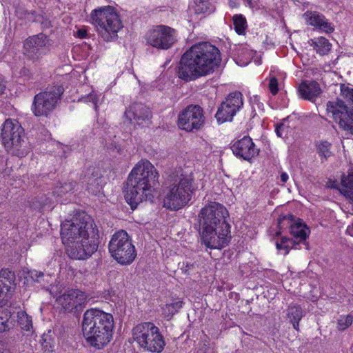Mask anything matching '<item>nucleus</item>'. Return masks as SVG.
Masks as SVG:
<instances>
[{
  "label": "nucleus",
  "instance_id": "obj_29",
  "mask_svg": "<svg viewBox=\"0 0 353 353\" xmlns=\"http://www.w3.org/2000/svg\"><path fill=\"white\" fill-rule=\"evenodd\" d=\"M311 41V46H313L316 52L321 55L327 54L331 49V44L324 37H319L316 40H312Z\"/></svg>",
  "mask_w": 353,
  "mask_h": 353
},
{
  "label": "nucleus",
  "instance_id": "obj_47",
  "mask_svg": "<svg viewBox=\"0 0 353 353\" xmlns=\"http://www.w3.org/2000/svg\"><path fill=\"white\" fill-rule=\"evenodd\" d=\"M85 34H86V31L85 30L81 29V30H79L77 31V35L79 37L83 38V37H85Z\"/></svg>",
  "mask_w": 353,
  "mask_h": 353
},
{
  "label": "nucleus",
  "instance_id": "obj_10",
  "mask_svg": "<svg viewBox=\"0 0 353 353\" xmlns=\"http://www.w3.org/2000/svg\"><path fill=\"white\" fill-rule=\"evenodd\" d=\"M111 256L120 264L128 265L132 263L137 256L134 246L124 230L116 232L109 243Z\"/></svg>",
  "mask_w": 353,
  "mask_h": 353
},
{
  "label": "nucleus",
  "instance_id": "obj_32",
  "mask_svg": "<svg viewBox=\"0 0 353 353\" xmlns=\"http://www.w3.org/2000/svg\"><path fill=\"white\" fill-rule=\"evenodd\" d=\"M18 322L21 328L26 331H30L32 328V319L24 311L18 312Z\"/></svg>",
  "mask_w": 353,
  "mask_h": 353
},
{
  "label": "nucleus",
  "instance_id": "obj_41",
  "mask_svg": "<svg viewBox=\"0 0 353 353\" xmlns=\"http://www.w3.org/2000/svg\"><path fill=\"white\" fill-rule=\"evenodd\" d=\"M28 274L34 281L37 282H41L44 277V273L37 270H30Z\"/></svg>",
  "mask_w": 353,
  "mask_h": 353
},
{
  "label": "nucleus",
  "instance_id": "obj_15",
  "mask_svg": "<svg viewBox=\"0 0 353 353\" xmlns=\"http://www.w3.org/2000/svg\"><path fill=\"white\" fill-rule=\"evenodd\" d=\"M174 30L165 26H159L150 30L147 41L153 47L168 49L174 43Z\"/></svg>",
  "mask_w": 353,
  "mask_h": 353
},
{
  "label": "nucleus",
  "instance_id": "obj_30",
  "mask_svg": "<svg viewBox=\"0 0 353 353\" xmlns=\"http://www.w3.org/2000/svg\"><path fill=\"white\" fill-rule=\"evenodd\" d=\"M183 306V301H177L170 304H166L162 307L163 314L168 319H170Z\"/></svg>",
  "mask_w": 353,
  "mask_h": 353
},
{
  "label": "nucleus",
  "instance_id": "obj_48",
  "mask_svg": "<svg viewBox=\"0 0 353 353\" xmlns=\"http://www.w3.org/2000/svg\"><path fill=\"white\" fill-rule=\"evenodd\" d=\"M6 89V85L2 81L0 80V94H1Z\"/></svg>",
  "mask_w": 353,
  "mask_h": 353
},
{
  "label": "nucleus",
  "instance_id": "obj_33",
  "mask_svg": "<svg viewBox=\"0 0 353 353\" xmlns=\"http://www.w3.org/2000/svg\"><path fill=\"white\" fill-rule=\"evenodd\" d=\"M75 187V183L72 181L59 183L54 188L53 193L57 196H62L63 194L71 192Z\"/></svg>",
  "mask_w": 353,
  "mask_h": 353
},
{
  "label": "nucleus",
  "instance_id": "obj_42",
  "mask_svg": "<svg viewBox=\"0 0 353 353\" xmlns=\"http://www.w3.org/2000/svg\"><path fill=\"white\" fill-rule=\"evenodd\" d=\"M0 353H12L6 341L0 339Z\"/></svg>",
  "mask_w": 353,
  "mask_h": 353
},
{
  "label": "nucleus",
  "instance_id": "obj_18",
  "mask_svg": "<svg viewBox=\"0 0 353 353\" xmlns=\"http://www.w3.org/2000/svg\"><path fill=\"white\" fill-rule=\"evenodd\" d=\"M49 45V39L43 34L28 37L23 44V54L33 61H38L41 56V49Z\"/></svg>",
  "mask_w": 353,
  "mask_h": 353
},
{
  "label": "nucleus",
  "instance_id": "obj_38",
  "mask_svg": "<svg viewBox=\"0 0 353 353\" xmlns=\"http://www.w3.org/2000/svg\"><path fill=\"white\" fill-rule=\"evenodd\" d=\"M194 10L197 14L210 12V3L207 0H194Z\"/></svg>",
  "mask_w": 353,
  "mask_h": 353
},
{
  "label": "nucleus",
  "instance_id": "obj_9",
  "mask_svg": "<svg viewBox=\"0 0 353 353\" xmlns=\"http://www.w3.org/2000/svg\"><path fill=\"white\" fill-rule=\"evenodd\" d=\"M97 232L98 229L92 219L85 213L77 215L70 221H65L61 225V236L63 243H71L78 236L83 237L89 230ZM74 246H72L74 248Z\"/></svg>",
  "mask_w": 353,
  "mask_h": 353
},
{
  "label": "nucleus",
  "instance_id": "obj_46",
  "mask_svg": "<svg viewBox=\"0 0 353 353\" xmlns=\"http://www.w3.org/2000/svg\"><path fill=\"white\" fill-rule=\"evenodd\" d=\"M288 179V175L285 172H282L281 174V180L282 182L285 183Z\"/></svg>",
  "mask_w": 353,
  "mask_h": 353
},
{
  "label": "nucleus",
  "instance_id": "obj_21",
  "mask_svg": "<svg viewBox=\"0 0 353 353\" xmlns=\"http://www.w3.org/2000/svg\"><path fill=\"white\" fill-rule=\"evenodd\" d=\"M14 279V272L8 270L0 272V305H6L10 297L12 284Z\"/></svg>",
  "mask_w": 353,
  "mask_h": 353
},
{
  "label": "nucleus",
  "instance_id": "obj_51",
  "mask_svg": "<svg viewBox=\"0 0 353 353\" xmlns=\"http://www.w3.org/2000/svg\"><path fill=\"white\" fill-rule=\"evenodd\" d=\"M93 104H94V108H95V109H97V106L96 102H95V101H94V102H93Z\"/></svg>",
  "mask_w": 353,
  "mask_h": 353
},
{
  "label": "nucleus",
  "instance_id": "obj_20",
  "mask_svg": "<svg viewBox=\"0 0 353 353\" xmlns=\"http://www.w3.org/2000/svg\"><path fill=\"white\" fill-rule=\"evenodd\" d=\"M125 114L130 121H134L138 124L148 121L152 117L150 109L142 103L132 104L125 111Z\"/></svg>",
  "mask_w": 353,
  "mask_h": 353
},
{
  "label": "nucleus",
  "instance_id": "obj_50",
  "mask_svg": "<svg viewBox=\"0 0 353 353\" xmlns=\"http://www.w3.org/2000/svg\"><path fill=\"white\" fill-rule=\"evenodd\" d=\"M288 241V239L286 237H283L281 240V243H285Z\"/></svg>",
  "mask_w": 353,
  "mask_h": 353
},
{
  "label": "nucleus",
  "instance_id": "obj_23",
  "mask_svg": "<svg viewBox=\"0 0 353 353\" xmlns=\"http://www.w3.org/2000/svg\"><path fill=\"white\" fill-rule=\"evenodd\" d=\"M305 17L310 25L315 26L325 32H332L334 27L319 12H307Z\"/></svg>",
  "mask_w": 353,
  "mask_h": 353
},
{
  "label": "nucleus",
  "instance_id": "obj_49",
  "mask_svg": "<svg viewBox=\"0 0 353 353\" xmlns=\"http://www.w3.org/2000/svg\"><path fill=\"white\" fill-rule=\"evenodd\" d=\"M347 232L350 234V235H353V223L348 226L347 228Z\"/></svg>",
  "mask_w": 353,
  "mask_h": 353
},
{
  "label": "nucleus",
  "instance_id": "obj_3",
  "mask_svg": "<svg viewBox=\"0 0 353 353\" xmlns=\"http://www.w3.org/2000/svg\"><path fill=\"white\" fill-rule=\"evenodd\" d=\"M158 179L159 173L149 161L141 160L134 166L128 176L125 194L132 210L143 201L152 199Z\"/></svg>",
  "mask_w": 353,
  "mask_h": 353
},
{
  "label": "nucleus",
  "instance_id": "obj_43",
  "mask_svg": "<svg viewBox=\"0 0 353 353\" xmlns=\"http://www.w3.org/2000/svg\"><path fill=\"white\" fill-rule=\"evenodd\" d=\"M276 246L278 250H285V254H288L290 248L288 245H285V243H283L281 242H276Z\"/></svg>",
  "mask_w": 353,
  "mask_h": 353
},
{
  "label": "nucleus",
  "instance_id": "obj_31",
  "mask_svg": "<svg viewBox=\"0 0 353 353\" xmlns=\"http://www.w3.org/2000/svg\"><path fill=\"white\" fill-rule=\"evenodd\" d=\"M3 305H0V332H4L10 329L8 322L11 316L10 311L3 308Z\"/></svg>",
  "mask_w": 353,
  "mask_h": 353
},
{
  "label": "nucleus",
  "instance_id": "obj_22",
  "mask_svg": "<svg viewBox=\"0 0 353 353\" xmlns=\"http://www.w3.org/2000/svg\"><path fill=\"white\" fill-rule=\"evenodd\" d=\"M299 92L303 99L313 101L321 94V89L316 81H303L299 86Z\"/></svg>",
  "mask_w": 353,
  "mask_h": 353
},
{
  "label": "nucleus",
  "instance_id": "obj_1",
  "mask_svg": "<svg viewBox=\"0 0 353 353\" xmlns=\"http://www.w3.org/2000/svg\"><path fill=\"white\" fill-rule=\"evenodd\" d=\"M221 62L219 50L208 42L192 46L182 56L178 68L179 77L190 81L212 74Z\"/></svg>",
  "mask_w": 353,
  "mask_h": 353
},
{
  "label": "nucleus",
  "instance_id": "obj_40",
  "mask_svg": "<svg viewBox=\"0 0 353 353\" xmlns=\"http://www.w3.org/2000/svg\"><path fill=\"white\" fill-rule=\"evenodd\" d=\"M268 87H269L270 92L273 95H275L278 93V91H279L278 81L274 77H271L270 79Z\"/></svg>",
  "mask_w": 353,
  "mask_h": 353
},
{
  "label": "nucleus",
  "instance_id": "obj_13",
  "mask_svg": "<svg viewBox=\"0 0 353 353\" xmlns=\"http://www.w3.org/2000/svg\"><path fill=\"white\" fill-rule=\"evenodd\" d=\"M204 121L202 108L197 105H190L179 114L178 125L181 129L191 132L200 129Z\"/></svg>",
  "mask_w": 353,
  "mask_h": 353
},
{
  "label": "nucleus",
  "instance_id": "obj_37",
  "mask_svg": "<svg viewBox=\"0 0 353 353\" xmlns=\"http://www.w3.org/2000/svg\"><path fill=\"white\" fill-rule=\"evenodd\" d=\"M341 97L348 103L353 105V88L344 84L341 85Z\"/></svg>",
  "mask_w": 353,
  "mask_h": 353
},
{
  "label": "nucleus",
  "instance_id": "obj_7",
  "mask_svg": "<svg viewBox=\"0 0 353 353\" xmlns=\"http://www.w3.org/2000/svg\"><path fill=\"white\" fill-rule=\"evenodd\" d=\"M133 339L139 345L152 352H161L165 346L159 328L152 323H143L132 329Z\"/></svg>",
  "mask_w": 353,
  "mask_h": 353
},
{
  "label": "nucleus",
  "instance_id": "obj_12",
  "mask_svg": "<svg viewBox=\"0 0 353 353\" xmlns=\"http://www.w3.org/2000/svg\"><path fill=\"white\" fill-rule=\"evenodd\" d=\"M327 112L341 128L353 134V111L348 110L343 101H329L327 103Z\"/></svg>",
  "mask_w": 353,
  "mask_h": 353
},
{
  "label": "nucleus",
  "instance_id": "obj_2",
  "mask_svg": "<svg viewBox=\"0 0 353 353\" xmlns=\"http://www.w3.org/2000/svg\"><path fill=\"white\" fill-rule=\"evenodd\" d=\"M228 210L222 205L211 202L199 213L201 237L205 245L212 249H221L229 241L230 225L225 221Z\"/></svg>",
  "mask_w": 353,
  "mask_h": 353
},
{
  "label": "nucleus",
  "instance_id": "obj_45",
  "mask_svg": "<svg viewBox=\"0 0 353 353\" xmlns=\"http://www.w3.org/2000/svg\"><path fill=\"white\" fill-rule=\"evenodd\" d=\"M285 128V125L283 124H281L278 125L276 128V133L278 137H283V131Z\"/></svg>",
  "mask_w": 353,
  "mask_h": 353
},
{
  "label": "nucleus",
  "instance_id": "obj_5",
  "mask_svg": "<svg viewBox=\"0 0 353 353\" xmlns=\"http://www.w3.org/2000/svg\"><path fill=\"white\" fill-rule=\"evenodd\" d=\"M193 181L192 174L170 176L163 192V206L176 210L186 205L197 188Z\"/></svg>",
  "mask_w": 353,
  "mask_h": 353
},
{
  "label": "nucleus",
  "instance_id": "obj_17",
  "mask_svg": "<svg viewBox=\"0 0 353 353\" xmlns=\"http://www.w3.org/2000/svg\"><path fill=\"white\" fill-rule=\"evenodd\" d=\"M87 296L79 290H68L58 296L56 302L67 312L78 310L86 301Z\"/></svg>",
  "mask_w": 353,
  "mask_h": 353
},
{
  "label": "nucleus",
  "instance_id": "obj_26",
  "mask_svg": "<svg viewBox=\"0 0 353 353\" xmlns=\"http://www.w3.org/2000/svg\"><path fill=\"white\" fill-rule=\"evenodd\" d=\"M92 172V176L88 178V190L92 194L97 195L99 194L102 190L103 181L98 170H95Z\"/></svg>",
  "mask_w": 353,
  "mask_h": 353
},
{
  "label": "nucleus",
  "instance_id": "obj_35",
  "mask_svg": "<svg viewBox=\"0 0 353 353\" xmlns=\"http://www.w3.org/2000/svg\"><path fill=\"white\" fill-rule=\"evenodd\" d=\"M233 23L235 31L239 34H244L247 28V22L242 15L236 14L233 17Z\"/></svg>",
  "mask_w": 353,
  "mask_h": 353
},
{
  "label": "nucleus",
  "instance_id": "obj_16",
  "mask_svg": "<svg viewBox=\"0 0 353 353\" xmlns=\"http://www.w3.org/2000/svg\"><path fill=\"white\" fill-rule=\"evenodd\" d=\"M242 105V95L240 92L230 94L219 108L216 114L217 121L221 123L231 121Z\"/></svg>",
  "mask_w": 353,
  "mask_h": 353
},
{
  "label": "nucleus",
  "instance_id": "obj_53",
  "mask_svg": "<svg viewBox=\"0 0 353 353\" xmlns=\"http://www.w3.org/2000/svg\"><path fill=\"white\" fill-rule=\"evenodd\" d=\"M292 242L293 243L294 245L296 244L295 241H292Z\"/></svg>",
  "mask_w": 353,
  "mask_h": 353
},
{
  "label": "nucleus",
  "instance_id": "obj_44",
  "mask_svg": "<svg viewBox=\"0 0 353 353\" xmlns=\"http://www.w3.org/2000/svg\"><path fill=\"white\" fill-rule=\"evenodd\" d=\"M327 186L331 188H338L340 190V188H341V184L340 185V186H339L336 181L329 180L327 183Z\"/></svg>",
  "mask_w": 353,
  "mask_h": 353
},
{
  "label": "nucleus",
  "instance_id": "obj_11",
  "mask_svg": "<svg viewBox=\"0 0 353 353\" xmlns=\"http://www.w3.org/2000/svg\"><path fill=\"white\" fill-rule=\"evenodd\" d=\"M72 244L66 243L65 252L68 256L72 259H85L90 256L98 248L99 232L89 230L85 236H78L72 242Z\"/></svg>",
  "mask_w": 353,
  "mask_h": 353
},
{
  "label": "nucleus",
  "instance_id": "obj_6",
  "mask_svg": "<svg viewBox=\"0 0 353 353\" xmlns=\"http://www.w3.org/2000/svg\"><path fill=\"white\" fill-rule=\"evenodd\" d=\"M90 16L97 32L104 41H112L117 37L123 25L114 7L108 6L95 9Z\"/></svg>",
  "mask_w": 353,
  "mask_h": 353
},
{
  "label": "nucleus",
  "instance_id": "obj_24",
  "mask_svg": "<svg viewBox=\"0 0 353 353\" xmlns=\"http://www.w3.org/2000/svg\"><path fill=\"white\" fill-rule=\"evenodd\" d=\"M305 17L310 25L315 26L325 32H332L334 27L319 12H307Z\"/></svg>",
  "mask_w": 353,
  "mask_h": 353
},
{
  "label": "nucleus",
  "instance_id": "obj_52",
  "mask_svg": "<svg viewBox=\"0 0 353 353\" xmlns=\"http://www.w3.org/2000/svg\"><path fill=\"white\" fill-rule=\"evenodd\" d=\"M90 98L92 99V100H94L93 99V97L92 96H90Z\"/></svg>",
  "mask_w": 353,
  "mask_h": 353
},
{
  "label": "nucleus",
  "instance_id": "obj_36",
  "mask_svg": "<svg viewBox=\"0 0 353 353\" xmlns=\"http://www.w3.org/2000/svg\"><path fill=\"white\" fill-rule=\"evenodd\" d=\"M294 221V219L292 214H288L286 215H280L277 219V224L279 228V231L276 232V235L279 236L281 234V230L290 227L291 224Z\"/></svg>",
  "mask_w": 353,
  "mask_h": 353
},
{
  "label": "nucleus",
  "instance_id": "obj_39",
  "mask_svg": "<svg viewBox=\"0 0 353 353\" xmlns=\"http://www.w3.org/2000/svg\"><path fill=\"white\" fill-rule=\"evenodd\" d=\"M353 318L351 315L343 316L338 320L337 328L339 330L343 331L350 326L352 323Z\"/></svg>",
  "mask_w": 353,
  "mask_h": 353
},
{
  "label": "nucleus",
  "instance_id": "obj_19",
  "mask_svg": "<svg viewBox=\"0 0 353 353\" xmlns=\"http://www.w3.org/2000/svg\"><path fill=\"white\" fill-rule=\"evenodd\" d=\"M233 153L245 160H250L256 156L259 150L255 148L252 140L249 137H244L232 146Z\"/></svg>",
  "mask_w": 353,
  "mask_h": 353
},
{
  "label": "nucleus",
  "instance_id": "obj_4",
  "mask_svg": "<svg viewBox=\"0 0 353 353\" xmlns=\"http://www.w3.org/2000/svg\"><path fill=\"white\" fill-rule=\"evenodd\" d=\"M113 316L99 310H87L83 315L82 331L88 343L98 350L103 348L112 338Z\"/></svg>",
  "mask_w": 353,
  "mask_h": 353
},
{
  "label": "nucleus",
  "instance_id": "obj_34",
  "mask_svg": "<svg viewBox=\"0 0 353 353\" xmlns=\"http://www.w3.org/2000/svg\"><path fill=\"white\" fill-rule=\"evenodd\" d=\"M317 152L323 161L327 160L332 154L330 151L331 144L325 141H320L316 144Z\"/></svg>",
  "mask_w": 353,
  "mask_h": 353
},
{
  "label": "nucleus",
  "instance_id": "obj_25",
  "mask_svg": "<svg viewBox=\"0 0 353 353\" xmlns=\"http://www.w3.org/2000/svg\"><path fill=\"white\" fill-rule=\"evenodd\" d=\"M288 321L292 325L296 331H299V322L304 316L305 313L300 305H290L285 310Z\"/></svg>",
  "mask_w": 353,
  "mask_h": 353
},
{
  "label": "nucleus",
  "instance_id": "obj_14",
  "mask_svg": "<svg viewBox=\"0 0 353 353\" xmlns=\"http://www.w3.org/2000/svg\"><path fill=\"white\" fill-rule=\"evenodd\" d=\"M61 93H62V89L57 88L53 90L37 94L33 103L34 114L37 117L47 116L55 108Z\"/></svg>",
  "mask_w": 353,
  "mask_h": 353
},
{
  "label": "nucleus",
  "instance_id": "obj_8",
  "mask_svg": "<svg viewBox=\"0 0 353 353\" xmlns=\"http://www.w3.org/2000/svg\"><path fill=\"white\" fill-rule=\"evenodd\" d=\"M2 143L6 150L18 157L27 154L24 146V130L17 121L6 119L1 129Z\"/></svg>",
  "mask_w": 353,
  "mask_h": 353
},
{
  "label": "nucleus",
  "instance_id": "obj_27",
  "mask_svg": "<svg viewBox=\"0 0 353 353\" xmlns=\"http://www.w3.org/2000/svg\"><path fill=\"white\" fill-rule=\"evenodd\" d=\"M290 233L295 237L299 238L300 241H305L308 236L310 230L306 225L301 221H294L290 225Z\"/></svg>",
  "mask_w": 353,
  "mask_h": 353
},
{
  "label": "nucleus",
  "instance_id": "obj_28",
  "mask_svg": "<svg viewBox=\"0 0 353 353\" xmlns=\"http://www.w3.org/2000/svg\"><path fill=\"white\" fill-rule=\"evenodd\" d=\"M340 192L353 201V173L342 176Z\"/></svg>",
  "mask_w": 353,
  "mask_h": 353
}]
</instances>
